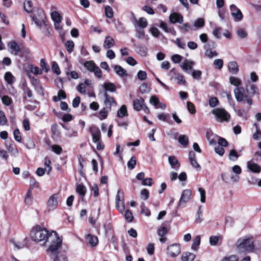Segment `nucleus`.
I'll use <instances>...</instances> for the list:
<instances>
[{
  "label": "nucleus",
  "instance_id": "obj_62",
  "mask_svg": "<svg viewBox=\"0 0 261 261\" xmlns=\"http://www.w3.org/2000/svg\"><path fill=\"white\" fill-rule=\"evenodd\" d=\"M229 81L232 85L236 86H239L241 83V81L239 79L233 76L230 77Z\"/></svg>",
  "mask_w": 261,
  "mask_h": 261
},
{
  "label": "nucleus",
  "instance_id": "obj_45",
  "mask_svg": "<svg viewBox=\"0 0 261 261\" xmlns=\"http://www.w3.org/2000/svg\"><path fill=\"white\" fill-rule=\"evenodd\" d=\"M178 28L179 30L182 33H186L189 31L190 29H192L191 27L188 23H186L181 25H179Z\"/></svg>",
  "mask_w": 261,
  "mask_h": 261
},
{
  "label": "nucleus",
  "instance_id": "obj_40",
  "mask_svg": "<svg viewBox=\"0 0 261 261\" xmlns=\"http://www.w3.org/2000/svg\"><path fill=\"white\" fill-rule=\"evenodd\" d=\"M24 10L28 13H31L32 11V3L30 1H26L23 4Z\"/></svg>",
  "mask_w": 261,
  "mask_h": 261
},
{
  "label": "nucleus",
  "instance_id": "obj_36",
  "mask_svg": "<svg viewBox=\"0 0 261 261\" xmlns=\"http://www.w3.org/2000/svg\"><path fill=\"white\" fill-rule=\"evenodd\" d=\"M178 142L181 145L186 146L189 143L188 137L185 135H181L179 136Z\"/></svg>",
  "mask_w": 261,
  "mask_h": 261
},
{
  "label": "nucleus",
  "instance_id": "obj_50",
  "mask_svg": "<svg viewBox=\"0 0 261 261\" xmlns=\"http://www.w3.org/2000/svg\"><path fill=\"white\" fill-rule=\"evenodd\" d=\"M7 123V119L4 112L0 111V125H5Z\"/></svg>",
  "mask_w": 261,
  "mask_h": 261
},
{
  "label": "nucleus",
  "instance_id": "obj_59",
  "mask_svg": "<svg viewBox=\"0 0 261 261\" xmlns=\"http://www.w3.org/2000/svg\"><path fill=\"white\" fill-rule=\"evenodd\" d=\"M13 135L15 140L18 142H20L21 140V137L20 136V131L18 128H16L14 130Z\"/></svg>",
  "mask_w": 261,
  "mask_h": 261
},
{
  "label": "nucleus",
  "instance_id": "obj_19",
  "mask_svg": "<svg viewBox=\"0 0 261 261\" xmlns=\"http://www.w3.org/2000/svg\"><path fill=\"white\" fill-rule=\"evenodd\" d=\"M56 9L55 6H52L51 7V10L52 12L50 13V16L52 20L54 22H61L62 20V17L59 13V12L56 10H54Z\"/></svg>",
  "mask_w": 261,
  "mask_h": 261
},
{
  "label": "nucleus",
  "instance_id": "obj_58",
  "mask_svg": "<svg viewBox=\"0 0 261 261\" xmlns=\"http://www.w3.org/2000/svg\"><path fill=\"white\" fill-rule=\"evenodd\" d=\"M136 160L134 156L130 158V160L127 163V167L130 169H133L136 165Z\"/></svg>",
  "mask_w": 261,
  "mask_h": 261
},
{
  "label": "nucleus",
  "instance_id": "obj_39",
  "mask_svg": "<svg viewBox=\"0 0 261 261\" xmlns=\"http://www.w3.org/2000/svg\"><path fill=\"white\" fill-rule=\"evenodd\" d=\"M33 21L38 27H41L43 24L46 25L45 21L43 18H38L36 16L32 17Z\"/></svg>",
  "mask_w": 261,
  "mask_h": 261
},
{
  "label": "nucleus",
  "instance_id": "obj_56",
  "mask_svg": "<svg viewBox=\"0 0 261 261\" xmlns=\"http://www.w3.org/2000/svg\"><path fill=\"white\" fill-rule=\"evenodd\" d=\"M124 217L125 220L128 222H132L133 219V214L132 212L128 210L125 212Z\"/></svg>",
  "mask_w": 261,
  "mask_h": 261
},
{
  "label": "nucleus",
  "instance_id": "obj_26",
  "mask_svg": "<svg viewBox=\"0 0 261 261\" xmlns=\"http://www.w3.org/2000/svg\"><path fill=\"white\" fill-rule=\"evenodd\" d=\"M4 79L9 85H12L16 81L15 77L11 72L8 71L5 74Z\"/></svg>",
  "mask_w": 261,
  "mask_h": 261
},
{
  "label": "nucleus",
  "instance_id": "obj_21",
  "mask_svg": "<svg viewBox=\"0 0 261 261\" xmlns=\"http://www.w3.org/2000/svg\"><path fill=\"white\" fill-rule=\"evenodd\" d=\"M144 105V100L142 98L135 99L133 101L134 108L136 111H140Z\"/></svg>",
  "mask_w": 261,
  "mask_h": 261
},
{
  "label": "nucleus",
  "instance_id": "obj_34",
  "mask_svg": "<svg viewBox=\"0 0 261 261\" xmlns=\"http://www.w3.org/2000/svg\"><path fill=\"white\" fill-rule=\"evenodd\" d=\"M6 147L12 155L15 156L18 154V150L15 145L11 144L8 146L7 145Z\"/></svg>",
  "mask_w": 261,
  "mask_h": 261
},
{
  "label": "nucleus",
  "instance_id": "obj_11",
  "mask_svg": "<svg viewBox=\"0 0 261 261\" xmlns=\"http://www.w3.org/2000/svg\"><path fill=\"white\" fill-rule=\"evenodd\" d=\"M191 195L192 192L190 190H184L181 193V197L178 202V206H180L186 203L190 199Z\"/></svg>",
  "mask_w": 261,
  "mask_h": 261
},
{
  "label": "nucleus",
  "instance_id": "obj_48",
  "mask_svg": "<svg viewBox=\"0 0 261 261\" xmlns=\"http://www.w3.org/2000/svg\"><path fill=\"white\" fill-rule=\"evenodd\" d=\"M141 213L148 217L151 214L150 210L148 208L145 206L144 203H142L141 205Z\"/></svg>",
  "mask_w": 261,
  "mask_h": 261
},
{
  "label": "nucleus",
  "instance_id": "obj_41",
  "mask_svg": "<svg viewBox=\"0 0 261 261\" xmlns=\"http://www.w3.org/2000/svg\"><path fill=\"white\" fill-rule=\"evenodd\" d=\"M204 19L201 18H199L194 21L193 27L197 28H202L204 26Z\"/></svg>",
  "mask_w": 261,
  "mask_h": 261
},
{
  "label": "nucleus",
  "instance_id": "obj_6",
  "mask_svg": "<svg viewBox=\"0 0 261 261\" xmlns=\"http://www.w3.org/2000/svg\"><path fill=\"white\" fill-rule=\"evenodd\" d=\"M62 244H59L57 248L54 251H48L47 254L54 261H67V259L65 255L59 253V249L61 247Z\"/></svg>",
  "mask_w": 261,
  "mask_h": 261
},
{
  "label": "nucleus",
  "instance_id": "obj_2",
  "mask_svg": "<svg viewBox=\"0 0 261 261\" xmlns=\"http://www.w3.org/2000/svg\"><path fill=\"white\" fill-rule=\"evenodd\" d=\"M255 248L254 240L252 236L240 238L236 243V250L238 253L246 254L252 252Z\"/></svg>",
  "mask_w": 261,
  "mask_h": 261
},
{
  "label": "nucleus",
  "instance_id": "obj_13",
  "mask_svg": "<svg viewBox=\"0 0 261 261\" xmlns=\"http://www.w3.org/2000/svg\"><path fill=\"white\" fill-rule=\"evenodd\" d=\"M103 96L105 98L104 101L105 107L109 110H111L112 105L114 104L115 105H116V103L114 98L110 96L106 91H105Z\"/></svg>",
  "mask_w": 261,
  "mask_h": 261
},
{
  "label": "nucleus",
  "instance_id": "obj_10",
  "mask_svg": "<svg viewBox=\"0 0 261 261\" xmlns=\"http://www.w3.org/2000/svg\"><path fill=\"white\" fill-rule=\"evenodd\" d=\"M221 178L223 181L226 183H235L238 182L240 176L238 175L223 173L221 174Z\"/></svg>",
  "mask_w": 261,
  "mask_h": 261
},
{
  "label": "nucleus",
  "instance_id": "obj_33",
  "mask_svg": "<svg viewBox=\"0 0 261 261\" xmlns=\"http://www.w3.org/2000/svg\"><path fill=\"white\" fill-rule=\"evenodd\" d=\"M66 97V95L65 91H63L62 90H60L58 92V95L55 96L53 97V100L54 101L57 102L61 99H65Z\"/></svg>",
  "mask_w": 261,
  "mask_h": 261
},
{
  "label": "nucleus",
  "instance_id": "obj_64",
  "mask_svg": "<svg viewBox=\"0 0 261 261\" xmlns=\"http://www.w3.org/2000/svg\"><path fill=\"white\" fill-rule=\"evenodd\" d=\"M238 257L234 255H232L228 257H225L222 261H238Z\"/></svg>",
  "mask_w": 261,
  "mask_h": 261
},
{
  "label": "nucleus",
  "instance_id": "obj_8",
  "mask_svg": "<svg viewBox=\"0 0 261 261\" xmlns=\"http://www.w3.org/2000/svg\"><path fill=\"white\" fill-rule=\"evenodd\" d=\"M116 205L118 210L122 213L124 211V202L123 198V193L120 190L117 191V195L116 196Z\"/></svg>",
  "mask_w": 261,
  "mask_h": 261
},
{
  "label": "nucleus",
  "instance_id": "obj_4",
  "mask_svg": "<svg viewBox=\"0 0 261 261\" xmlns=\"http://www.w3.org/2000/svg\"><path fill=\"white\" fill-rule=\"evenodd\" d=\"M84 65L89 71L94 72L95 76L99 79L102 78V71L101 69L93 61H86Z\"/></svg>",
  "mask_w": 261,
  "mask_h": 261
},
{
  "label": "nucleus",
  "instance_id": "obj_31",
  "mask_svg": "<svg viewBox=\"0 0 261 261\" xmlns=\"http://www.w3.org/2000/svg\"><path fill=\"white\" fill-rule=\"evenodd\" d=\"M104 88L105 89V91H106L107 92V91L114 92L116 90L115 85L112 83H105L104 84Z\"/></svg>",
  "mask_w": 261,
  "mask_h": 261
},
{
  "label": "nucleus",
  "instance_id": "obj_53",
  "mask_svg": "<svg viewBox=\"0 0 261 261\" xmlns=\"http://www.w3.org/2000/svg\"><path fill=\"white\" fill-rule=\"evenodd\" d=\"M254 125L256 127V131L254 133L253 138L254 140H258L261 138V131L259 129L256 124L255 123Z\"/></svg>",
  "mask_w": 261,
  "mask_h": 261
},
{
  "label": "nucleus",
  "instance_id": "obj_1",
  "mask_svg": "<svg viewBox=\"0 0 261 261\" xmlns=\"http://www.w3.org/2000/svg\"><path fill=\"white\" fill-rule=\"evenodd\" d=\"M30 235L32 240L40 245L48 246L47 252L54 251L59 244H62V240L59 237L56 231L50 232L39 226H36L33 228Z\"/></svg>",
  "mask_w": 261,
  "mask_h": 261
},
{
  "label": "nucleus",
  "instance_id": "obj_5",
  "mask_svg": "<svg viewBox=\"0 0 261 261\" xmlns=\"http://www.w3.org/2000/svg\"><path fill=\"white\" fill-rule=\"evenodd\" d=\"M213 114L217 118L220 122L228 121L230 118L229 114L223 109L217 108L213 110Z\"/></svg>",
  "mask_w": 261,
  "mask_h": 261
},
{
  "label": "nucleus",
  "instance_id": "obj_15",
  "mask_svg": "<svg viewBox=\"0 0 261 261\" xmlns=\"http://www.w3.org/2000/svg\"><path fill=\"white\" fill-rule=\"evenodd\" d=\"M169 20L172 23H181L184 21V18L181 15L176 12H173L170 14L169 16Z\"/></svg>",
  "mask_w": 261,
  "mask_h": 261
},
{
  "label": "nucleus",
  "instance_id": "obj_12",
  "mask_svg": "<svg viewBox=\"0 0 261 261\" xmlns=\"http://www.w3.org/2000/svg\"><path fill=\"white\" fill-rule=\"evenodd\" d=\"M231 14L237 21H240L243 18V14L234 5L230 6Z\"/></svg>",
  "mask_w": 261,
  "mask_h": 261
},
{
  "label": "nucleus",
  "instance_id": "obj_3",
  "mask_svg": "<svg viewBox=\"0 0 261 261\" xmlns=\"http://www.w3.org/2000/svg\"><path fill=\"white\" fill-rule=\"evenodd\" d=\"M236 100L239 102L247 103L249 105L252 104V99L246 94V91L243 87H237L234 90Z\"/></svg>",
  "mask_w": 261,
  "mask_h": 261
},
{
  "label": "nucleus",
  "instance_id": "obj_47",
  "mask_svg": "<svg viewBox=\"0 0 261 261\" xmlns=\"http://www.w3.org/2000/svg\"><path fill=\"white\" fill-rule=\"evenodd\" d=\"M220 239H221V237L216 236H211L210 238V244L212 246H216Z\"/></svg>",
  "mask_w": 261,
  "mask_h": 261
},
{
  "label": "nucleus",
  "instance_id": "obj_27",
  "mask_svg": "<svg viewBox=\"0 0 261 261\" xmlns=\"http://www.w3.org/2000/svg\"><path fill=\"white\" fill-rule=\"evenodd\" d=\"M115 44L114 39L110 36L106 37L105 40L103 42V47L107 49L110 48L112 47Z\"/></svg>",
  "mask_w": 261,
  "mask_h": 261
},
{
  "label": "nucleus",
  "instance_id": "obj_55",
  "mask_svg": "<svg viewBox=\"0 0 261 261\" xmlns=\"http://www.w3.org/2000/svg\"><path fill=\"white\" fill-rule=\"evenodd\" d=\"M218 103H219V100H218V98L216 97H211L209 99V105H210V106L212 108H214V107H215L216 106H217L218 105Z\"/></svg>",
  "mask_w": 261,
  "mask_h": 261
},
{
  "label": "nucleus",
  "instance_id": "obj_43",
  "mask_svg": "<svg viewBox=\"0 0 261 261\" xmlns=\"http://www.w3.org/2000/svg\"><path fill=\"white\" fill-rule=\"evenodd\" d=\"M239 155L237 151L234 149L231 150L229 154V159L230 160L235 161L237 160Z\"/></svg>",
  "mask_w": 261,
  "mask_h": 261
},
{
  "label": "nucleus",
  "instance_id": "obj_42",
  "mask_svg": "<svg viewBox=\"0 0 261 261\" xmlns=\"http://www.w3.org/2000/svg\"><path fill=\"white\" fill-rule=\"evenodd\" d=\"M29 67L30 71L36 75L40 74L42 73V70L38 67L34 66L32 65H30Z\"/></svg>",
  "mask_w": 261,
  "mask_h": 261
},
{
  "label": "nucleus",
  "instance_id": "obj_32",
  "mask_svg": "<svg viewBox=\"0 0 261 261\" xmlns=\"http://www.w3.org/2000/svg\"><path fill=\"white\" fill-rule=\"evenodd\" d=\"M86 188L83 185H79L76 187V191L77 193H79L82 197V198L85 195L86 193Z\"/></svg>",
  "mask_w": 261,
  "mask_h": 261
},
{
  "label": "nucleus",
  "instance_id": "obj_24",
  "mask_svg": "<svg viewBox=\"0 0 261 261\" xmlns=\"http://www.w3.org/2000/svg\"><path fill=\"white\" fill-rule=\"evenodd\" d=\"M148 23L146 18L144 17L140 18L136 23H134L135 28L139 27L140 29H144L147 26Z\"/></svg>",
  "mask_w": 261,
  "mask_h": 261
},
{
  "label": "nucleus",
  "instance_id": "obj_44",
  "mask_svg": "<svg viewBox=\"0 0 261 261\" xmlns=\"http://www.w3.org/2000/svg\"><path fill=\"white\" fill-rule=\"evenodd\" d=\"M105 14L108 18H111L113 17V10L110 6H107L105 7Z\"/></svg>",
  "mask_w": 261,
  "mask_h": 261
},
{
  "label": "nucleus",
  "instance_id": "obj_25",
  "mask_svg": "<svg viewBox=\"0 0 261 261\" xmlns=\"http://www.w3.org/2000/svg\"><path fill=\"white\" fill-rule=\"evenodd\" d=\"M193 65L194 62L193 61L186 60L181 65V67L183 70L185 71H188L189 70H192Z\"/></svg>",
  "mask_w": 261,
  "mask_h": 261
},
{
  "label": "nucleus",
  "instance_id": "obj_54",
  "mask_svg": "<svg viewBox=\"0 0 261 261\" xmlns=\"http://www.w3.org/2000/svg\"><path fill=\"white\" fill-rule=\"evenodd\" d=\"M218 54L216 51H213L211 49H207L205 53V56L209 58H212L214 57L217 56Z\"/></svg>",
  "mask_w": 261,
  "mask_h": 261
},
{
  "label": "nucleus",
  "instance_id": "obj_60",
  "mask_svg": "<svg viewBox=\"0 0 261 261\" xmlns=\"http://www.w3.org/2000/svg\"><path fill=\"white\" fill-rule=\"evenodd\" d=\"M187 109L190 113L194 114L196 113L195 106L191 102L187 101Z\"/></svg>",
  "mask_w": 261,
  "mask_h": 261
},
{
  "label": "nucleus",
  "instance_id": "obj_57",
  "mask_svg": "<svg viewBox=\"0 0 261 261\" xmlns=\"http://www.w3.org/2000/svg\"><path fill=\"white\" fill-rule=\"evenodd\" d=\"M175 79L177 81V83L179 85L185 84L186 83V81L184 79V76L182 74H176Z\"/></svg>",
  "mask_w": 261,
  "mask_h": 261
},
{
  "label": "nucleus",
  "instance_id": "obj_14",
  "mask_svg": "<svg viewBox=\"0 0 261 261\" xmlns=\"http://www.w3.org/2000/svg\"><path fill=\"white\" fill-rule=\"evenodd\" d=\"M90 132L92 137V140L94 143H96L100 140L101 133L98 127L93 126L90 128Z\"/></svg>",
  "mask_w": 261,
  "mask_h": 261
},
{
  "label": "nucleus",
  "instance_id": "obj_37",
  "mask_svg": "<svg viewBox=\"0 0 261 261\" xmlns=\"http://www.w3.org/2000/svg\"><path fill=\"white\" fill-rule=\"evenodd\" d=\"M65 46L66 50H67V51L69 53H71L73 51L74 44L72 41H71V40L67 41L65 43Z\"/></svg>",
  "mask_w": 261,
  "mask_h": 261
},
{
  "label": "nucleus",
  "instance_id": "obj_46",
  "mask_svg": "<svg viewBox=\"0 0 261 261\" xmlns=\"http://www.w3.org/2000/svg\"><path fill=\"white\" fill-rule=\"evenodd\" d=\"M3 103L6 106H10L12 103V99L7 95L3 96L1 97Z\"/></svg>",
  "mask_w": 261,
  "mask_h": 261
},
{
  "label": "nucleus",
  "instance_id": "obj_18",
  "mask_svg": "<svg viewBox=\"0 0 261 261\" xmlns=\"http://www.w3.org/2000/svg\"><path fill=\"white\" fill-rule=\"evenodd\" d=\"M247 167L254 173H259L261 171V167L251 161L248 162Z\"/></svg>",
  "mask_w": 261,
  "mask_h": 261
},
{
  "label": "nucleus",
  "instance_id": "obj_16",
  "mask_svg": "<svg viewBox=\"0 0 261 261\" xmlns=\"http://www.w3.org/2000/svg\"><path fill=\"white\" fill-rule=\"evenodd\" d=\"M86 241L87 245L94 247L97 245L98 240L97 237L89 234L86 237Z\"/></svg>",
  "mask_w": 261,
  "mask_h": 261
},
{
  "label": "nucleus",
  "instance_id": "obj_38",
  "mask_svg": "<svg viewBox=\"0 0 261 261\" xmlns=\"http://www.w3.org/2000/svg\"><path fill=\"white\" fill-rule=\"evenodd\" d=\"M138 54L141 56L145 57L147 54V48L145 46H140L137 48Z\"/></svg>",
  "mask_w": 261,
  "mask_h": 261
},
{
  "label": "nucleus",
  "instance_id": "obj_35",
  "mask_svg": "<svg viewBox=\"0 0 261 261\" xmlns=\"http://www.w3.org/2000/svg\"><path fill=\"white\" fill-rule=\"evenodd\" d=\"M200 244V237L197 236L193 240L191 248L194 250H197Z\"/></svg>",
  "mask_w": 261,
  "mask_h": 261
},
{
  "label": "nucleus",
  "instance_id": "obj_61",
  "mask_svg": "<svg viewBox=\"0 0 261 261\" xmlns=\"http://www.w3.org/2000/svg\"><path fill=\"white\" fill-rule=\"evenodd\" d=\"M149 195V191L146 189H144L141 191V197L144 200H147Z\"/></svg>",
  "mask_w": 261,
  "mask_h": 261
},
{
  "label": "nucleus",
  "instance_id": "obj_51",
  "mask_svg": "<svg viewBox=\"0 0 261 261\" xmlns=\"http://www.w3.org/2000/svg\"><path fill=\"white\" fill-rule=\"evenodd\" d=\"M108 111L109 110L107 108H106V107L105 108H103L100 111L99 114L100 115V119L101 120L105 119L107 117Z\"/></svg>",
  "mask_w": 261,
  "mask_h": 261
},
{
  "label": "nucleus",
  "instance_id": "obj_9",
  "mask_svg": "<svg viewBox=\"0 0 261 261\" xmlns=\"http://www.w3.org/2000/svg\"><path fill=\"white\" fill-rule=\"evenodd\" d=\"M167 250L168 254L172 257H175L179 254L180 247L178 244H173L169 246Z\"/></svg>",
  "mask_w": 261,
  "mask_h": 261
},
{
  "label": "nucleus",
  "instance_id": "obj_22",
  "mask_svg": "<svg viewBox=\"0 0 261 261\" xmlns=\"http://www.w3.org/2000/svg\"><path fill=\"white\" fill-rule=\"evenodd\" d=\"M195 257L196 256L194 253L186 252L182 254L181 260V261H193Z\"/></svg>",
  "mask_w": 261,
  "mask_h": 261
},
{
  "label": "nucleus",
  "instance_id": "obj_17",
  "mask_svg": "<svg viewBox=\"0 0 261 261\" xmlns=\"http://www.w3.org/2000/svg\"><path fill=\"white\" fill-rule=\"evenodd\" d=\"M8 47L10 49L11 53L13 55H17L20 51L19 46L15 41L9 42L8 44Z\"/></svg>",
  "mask_w": 261,
  "mask_h": 261
},
{
  "label": "nucleus",
  "instance_id": "obj_28",
  "mask_svg": "<svg viewBox=\"0 0 261 261\" xmlns=\"http://www.w3.org/2000/svg\"><path fill=\"white\" fill-rule=\"evenodd\" d=\"M229 71L232 74H237L239 71L238 65L236 62H230L228 64Z\"/></svg>",
  "mask_w": 261,
  "mask_h": 261
},
{
  "label": "nucleus",
  "instance_id": "obj_49",
  "mask_svg": "<svg viewBox=\"0 0 261 261\" xmlns=\"http://www.w3.org/2000/svg\"><path fill=\"white\" fill-rule=\"evenodd\" d=\"M140 91L142 94L149 93L150 91L149 88L145 83L142 84L139 88Z\"/></svg>",
  "mask_w": 261,
  "mask_h": 261
},
{
  "label": "nucleus",
  "instance_id": "obj_29",
  "mask_svg": "<svg viewBox=\"0 0 261 261\" xmlns=\"http://www.w3.org/2000/svg\"><path fill=\"white\" fill-rule=\"evenodd\" d=\"M201 206L199 207L195 216V222L198 224L200 223L203 220V218H202V211L201 210Z\"/></svg>",
  "mask_w": 261,
  "mask_h": 261
},
{
  "label": "nucleus",
  "instance_id": "obj_52",
  "mask_svg": "<svg viewBox=\"0 0 261 261\" xmlns=\"http://www.w3.org/2000/svg\"><path fill=\"white\" fill-rule=\"evenodd\" d=\"M51 161L47 158H45V163L44 165L46 167V171L48 174H49L51 170V167L50 166Z\"/></svg>",
  "mask_w": 261,
  "mask_h": 261
},
{
  "label": "nucleus",
  "instance_id": "obj_7",
  "mask_svg": "<svg viewBox=\"0 0 261 261\" xmlns=\"http://www.w3.org/2000/svg\"><path fill=\"white\" fill-rule=\"evenodd\" d=\"M60 200V196L58 193L52 195L48 199L47 201V207L50 211H53L56 209L58 206Z\"/></svg>",
  "mask_w": 261,
  "mask_h": 261
},
{
  "label": "nucleus",
  "instance_id": "obj_63",
  "mask_svg": "<svg viewBox=\"0 0 261 261\" xmlns=\"http://www.w3.org/2000/svg\"><path fill=\"white\" fill-rule=\"evenodd\" d=\"M149 102L156 107L159 102V99L156 96L152 95L150 98Z\"/></svg>",
  "mask_w": 261,
  "mask_h": 261
},
{
  "label": "nucleus",
  "instance_id": "obj_30",
  "mask_svg": "<svg viewBox=\"0 0 261 261\" xmlns=\"http://www.w3.org/2000/svg\"><path fill=\"white\" fill-rule=\"evenodd\" d=\"M117 115L120 118H123L128 115L126 107L123 105L117 111Z\"/></svg>",
  "mask_w": 261,
  "mask_h": 261
},
{
  "label": "nucleus",
  "instance_id": "obj_20",
  "mask_svg": "<svg viewBox=\"0 0 261 261\" xmlns=\"http://www.w3.org/2000/svg\"><path fill=\"white\" fill-rule=\"evenodd\" d=\"M168 161L172 169L177 170L179 167L180 164L175 156H169L168 157Z\"/></svg>",
  "mask_w": 261,
  "mask_h": 261
},
{
  "label": "nucleus",
  "instance_id": "obj_23",
  "mask_svg": "<svg viewBox=\"0 0 261 261\" xmlns=\"http://www.w3.org/2000/svg\"><path fill=\"white\" fill-rule=\"evenodd\" d=\"M114 69L115 72L121 77L127 76L126 71L120 65H115Z\"/></svg>",
  "mask_w": 261,
  "mask_h": 261
}]
</instances>
